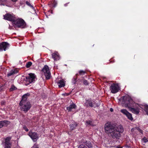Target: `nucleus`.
<instances>
[{
  "label": "nucleus",
  "mask_w": 148,
  "mask_h": 148,
  "mask_svg": "<svg viewBox=\"0 0 148 148\" xmlns=\"http://www.w3.org/2000/svg\"><path fill=\"white\" fill-rule=\"evenodd\" d=\"M104 130L106 132L110 133L114 139H119L124 131L122 125L116 126L110 122H107L105 124Z\"/></svg>",
  "instance_id": "f257e3e1"
},
{
  "label": "nucleus",
  "mask_w": 148,
  "mask_h": 148,
  "mask_svg": "<svg viewBox=\"0 0 148 148\" xmlns=\"http://www.w3.org/2000/svg\"><path fill=\"white\" fill-rule=\"evenodd\" d=\"M14 25L20 28H25L26 27V24L22 18H18L13 21Z\"/></svg>",
  "instance_id": "f03ea898"
},
{
  "label": "nucleus",
  "mask_w": 148,
  "mask_h": 148,
  "mask_svg": "<svg viewBox=\"0 0 148 148\" xmlns=\"http://www.w3.org/2000/svg\"><path fill=\"white\" fill-rule=\"evenodd\" d=\"M119 101L123 104L127 105H130L133 102L132 99L128 95H126L121 97L119 99Z\"/></svg>",
  "instance_id": "7ed1b4c3"
},
{
  "label": "nucleus",
  "mask_w": 148,
  "mask_h": 148,
  "mask_svg": "<svg viewBox=\"0 0 148 148\" xmlns=\"http://www.w3.org/2000/svg\"><path fill=\"white\" fill-rule=\"evenodd\" d=\"M19 105L20 106L21 110L26 112L30 108L31 106L29 102H24L22 103L21 102L19 103Z\"/></svg>",
  "instance_id": "20e7f679"
},
{
  "label": "nucleus",
  "mask_w": 148,
  "mask_h": 148,
  "mask_svg": "<svg viewBox=\"0 0 148 148\" xmlns=\"http://www.w3.org/2000/svg\"><path fill=\"white\" fill-rule=\"evenodd\" d=\"M42 71L44 73L47 79H50L51 73L48 66L47 65L45 66L42 70Z\"/></svg>",
  "instance_id": "39448f33"
},
{
  "label": "nucleus",
  "mask_w": 148,
  "mask_h": 148,
  "mask_svg": "<svg viewBox=\"0 0 148 148\" xmlns=\"http://www.w3.org/2000/svg\"><path fill=\"white\" fill-rule=\"evenodd\" d=\"M11 137H7L4 140V141L3 143V145L4 148H11L12 143L10 141Z\"/></svg>",
  "instance_id": "423d86ee"
},
{
  "label": "nucleus",
  "mask_w": 148,
  "mask_h": 148,
  "mask_svg": "<svg viewBox=\"0 0 148 148\" xmlns=\"http://www.w3.org/2000/svg\"><path fill=\"white\" fill-rule=\"evenodd\" d=\"M110 90L112 93H116L120 90V88L118 84H113L110 87Z\"/></svg>",
  "instance_id": "0eeeda50"
},
{
  "label": "nucleus",
  "mask_w": 148,
  "mask_h": 148,
  "mask_svg": "<svg viewBox=\"0 0 148 148\" xmlns=\"http://www.w3.org/2000/svg\"><path fill=\"white\" fill-rule=\"evenodd\" d=\"M26 81L29 83L34 82L36 79V76L33 73H29L26 77Z\"/></svg>",
  "instance_id": "6e6552de"
},
{
  "label": "nucleus",
  "mask_w": 148,
  "mask_h": 148,
  "mask_svg": "<svg viewBox=\"0 0 148 148\" xmlns=\"http://www.w3.org/2000/svg\"><path fill=\"white\" fill-rule=\"evenodd\" d=\"M28 135L34 142H36L39 138L38 135L35 132L30 131Z\"/></svg>",
  "instance_id": "1a4fd4ad"
},
{
  "label": "nucleus",
  "mask_w": 148,
  "mask_h": 148,
  "mask_svg": "<svg viewBox=\"0 0 148 148\" xmlns=\"http://www.w3.org/2000/svg\"><path fill=\"white\" fill-rule=\"evenodd\" d=\"M4 19L10 21H12L13 23V21L14 20V16L13 14H7L3 15Z\"/></svg>",
  "instance_id": "9d476101"
},
{
  "label": "nucleus",
  "mask_w": 148,
  "mask_h": 148,
  "mask_svg": "<svg viewBox=\"0 0 148 148\" xmlns=\"http://www.w3.org/2000/svg\"><path fill=\"white\" fill-rule=\"evenodd\" d=\"M121 112L124 114L125 115L128 119L132 121L133 120L132 115L129 113L125 109H122L120 111Z\"/></svg>",
  "instance_id": "9b49d317"
},
{
  "label": "nucleus",
  "mask_w": 148,
  "mask_h": 148,
  "mask_svg": "<svg viewBox=\"0 0 148 148\" xmlns=\"http://www.w3.org/2000/svg\"><path fill=\"white\" fill-rule=\"evenodd\" d=\"M136 106V108H130V110L133 113L138 114L139 112L140 106L138 104H135Z\"/></svg>",
  "instance_id": "f8f14e48"
},
{
  "label": "nucleus",
  "mask_w": 148,
  "mask_h": 148,
  "mask_svg": "<svg viewBox=\"0 0 148 148\" xmlns=\"http://www.w3.org/2000/svg\"><path fill=\"white\" fill-rule=\"evenodd\" d=\"M9 46L8 43L7 42H3L0 44V51L3 50L5 51Z\"/></svg>",
  "instance_id": "ddd939ff"
},
{
  "label": "nucleus",
  "mask_w": 148,
  "mask_h": 148,
  "mask_svg": "<svg viewBox=\"0 0 148 148\" xmlns=\"http://www.w3.org/2000/svg\"><path fill=\"white\" fill-rule=\"evenodd\" d=\"M85 104L87 106H89L91 107H95L97 106V104L94 101L89 100L86 101Z\"/></svg>",
  "instance_id": "4468645a"
},
{
  "label": "nucleus",
  "mask_w": 148,
  "mask_h": 148,
  "mask_svg": "<svg viewBox=\"0 0 148 148\" xmlns=\"http://www.w3.org/2000/svg\"><path fill=\"white\" fill-rule=\"evenodd\" d=\"M10 122L9 121L7 120L2 121H0V128L3 126H7L9 124Z\"/></svg>",
  "instance_id": "2eb2a0df"
},
{
  "label": "nucleus",
  "mask_w": 148,
  "mask_h": 148,
  "mask_svg": "<svg viewBox=\"0 0 148 148\" xmlns=\"http://www.w3.org/2000/svg\"><path fill=\"white\" fill-rule=\"evenodd\" d=\"M52 58L55 61H57L59 60L60 58V56L58 53L56 52L52 54Z\"/></svg>",
  "instance_id": "dca6fc26"
},
{
  "label": "nucleus",
  "mask_w": 148,
  "mask_h": 148,
  "mask_svg": "<svg viewBox=\"0 0 148 148\" xmlns=\"http://www.w3.org/2000/svg\"><path fill=\"white\" fill-rule=\"evenodd\" d=\"M76 107V106L75 104L74 103H72L69 106L67 107L66 109L69 111H71L72 109H75Z\"/></svg>",
  "instance_id": "f3484780"
},
{
  "label": "nucleus",
  "mask_w": 148,
  "mask_h": 148,
  "mask_svg": "<svg viewBox=\"0 0 148 148\" xmlns=\"http://www.w3.org/2000/svg\"><path fill=\"white\" fill-rule=\"evenodd\" d=\"M18 72V71L17 69H13L11 70L8 74L7 76H11Z\"/></svg>",
  "instance_id": "a211bd4d"
},
{
  "label": "nucleus",
  "mask_w": 148,
  "mask_h": 148,
  "mask_svg": "<svg viewBox=\"0 0 148 148\" xmlns=\"http://www.w3.org/2000/svg\"><path fill=\"white\" fill-rule=\"evenodd\" d=\"M29 93H27L24 95L22 97V99L20 102L21 103L24 102H27V97L29 95Z\"/></svg>",
  "instance_id": "6ab92c4d"
},
{
  "label": "nucleus",
  "mask_w": 148,
  "mask_h": 148,
  "mask_svg": "<svg viewBox=\"0 0 148 148\" xmlns=\"http://www.w3.org/2000/svg\"><path fill=\"white\" fill-rule=\"evenodd\" d=\"M57 83L60 88L64 87L65 85V82L63 79L59 80Z\"/></svg>",
  "instance_id": "aec40b11"
},
{
  "label": "nucleus",
  "mask_w": 148,
  "mask_h": 148,
  "mask_svg": "<svg viewBox=\"0 0 148 148\" xmlns=\"http://www.w3.org/2000/svg\"><path fill=\"white\" fill-rule=\"evenodd\" d=\"M77 124L75 122L73 124L70 125V128L71 130H73L77 126Z\"/></svg>",
  "instance_id": "412c9836"
},
{
  "label": "nucleus",
  "mask_w": 148,
  "mask_h": 148,
  "mask_svg": "<svg viewBox=\"0 0 148 148\" xmlns=\"http://www.w3.org/2000/svg\"><path fill=\"white\" fill-rule=\"evenodd\" d=\"M86 125H93L92 122L90 121H86Z\"/></svg>",
  "instance_id": "4be33fe9"
},
{
  "label": "nucleus",
  "mask_w": 148,
  "mask_h": 148,
  "mask_svg": "<svg viewBox=\"0 0 148 148\" xmlns=\"http://www.w3.org/2000/svg\"><path fill=\"white\" fill-rule=\"evenodd\" d=\"M86 145L88 148H91L92 147L91 144L90 142H87Z\"/></svg>",
  "instance_id": "5701e85b"
},
{
  "label": "nucleus",
  "mask_w": 148,
  "mask_h": 148,
  "mask_svg": "<svg viewBox=\"0 0 148 148\" xmlns=\"http://www.w3.org/2000/svg\"><path fill=\"white\" fill-rule=\"evenodd\" d=\"M77 77L76 76H75L74 77L73 79H72V83L74 84H75L76 82Z\"/></svg>",
  "instance_id": "b1692460"
},
{
  "label": "nucleus",
  "mask_w": 148,
  "mask_h": 148,
  "mask_svg": "<svg viewBox=\"0 0 148 148\" xmlns=\"http://www.w3.org/2000/svg\"><path fill=\"white\" fill-rule=\"evenodd\" d=\"M32 64V63L31 62H29L27 63L26 65V66L27 68H29Z\"/></svg>",
  "instance_id": "393cba45"
},
{
  "label": "nucleus",
  "mask_w": 148,
  "mask_h": 148,
  "mask_svg": "<svg viewBox=\"0 0 148 148\" xmlns=\"http://www.w3.org/2000/svg\"><path fill=\"white\" fill-rule=\"evenodd\" d=\"M144 110L146 112L147 114L148 115V106L145 105L144 106Z\"/></svg>",
  "instance_id": "a878e982"
},
{
  "label": "nucleus",
  "mask_w": 148,
  "mask_h": 148,
  "mask_svg": "<svg viewBox=\"0 0 148 148\" xmlns=\"http://www.w3.org/2000/svg\"><path fill=\"white\" fill-rule=\"evenodd\" d=\"M16 89V88L14 85H12L10 88V91H12L15 90Z\"/></svg>",
  "instance_id": "bb28decb"
},
{
  "label": "nucleus",
  "mask_w": 148,
  "mask_h": 148,
  "mask_svg": "<svg viewBox=\"0 0 148 148\" xmlns=\"http://www.w3.org/2000/svg\"><path fill=\"white\" fill-rule=\"evenodd\" d=\"M26 4L27 5L30 7L31 8H32L33 9H34V7L32 6L31 4L29 3V2L28 1H27L26 2Z\"/></svg>",
  "instance_id": "cd10ccee"
},
{
  "label": "nucleus",
  "mask_w": 148,
  "mask_h": 148,
  "mask_svg": "<svg viewBox=\"0 0 148 148\" xmlns=\"http://www.w3.org/2000/svg\"><path fill=\"white\" fill-rule=\"evenodd\" d=\"M142 140L144 143H146L147 142H148V139L146 137H144L142 139Z\"/></svg>",
  "instance_id": "c85d7f7f"
},
{
  "label": "nucleus",
  "mask_w": 148,
  "mask_h": 148,
  "mask_svg": "<svg viewBox=\"0 0 148 148\" xmlns=\"http://www.w3.org/2000/svg\"><path fill=\"white\" fill-rule=\"evenodd\" d=\"M78 148H87V147L84 145H80Z\"/></svg>",
  "instance_id": "c756f323"
},
{
  "label": "nucleus",
  "mask_w": 148,
  "mask_h": 148,
  "mask_svg": "<svg viewBox=\"0 0 148 148\" xmlns=\"http://www.w3.org/2000/svg\"><path fill=\"white\" fill-rule=\"evenodd\" d=\"M83 83L84 85H88V82L86 80H84L83 81Z\"/></svg>",
  "instance_id": "7c9ffc66"
},
{
  "label": "nucleus",
  "mask_w": 148,
  "mask_h": 148,
  "mask_svg": "<svg viewBox=\"0 0 148 148\" xmlns=\"http://www.w3.org/2000/svg\"><path fill=\"white\" fill-rule=\"evenodd\" d=\"M79 73L81 75H82L83 74H84L85 73V72L84 71H80L79 72Z\"/></svg>",
  "instance_id": "2f4dec72"
},
{
  "label": "nucleus",
  "mask_w": 148,
  "mask_h": 148,
  "mask_svg": "<svg viewBox=\"0 0 148 148\" xmlns=\"http://www.w3.org/2000/svg\"><path fill=\"white\" fill-rule=\"evenodd\" d=\"M32 148H38V145L36 144H35L32 147Z\"/></svg>",
  "instance_id": "473e14b6"
},
{
  "label": "nucleus",
  "mask_w": 148,
  "mask_h": 148,
  "mask_svg": "<svg viewBox=\"0 0 148 148\" xmlns=\"http://www.w3.org/2000/svg\"><path fill=\"white\" fill-rule=\"evenodd\" d=\"M57 4V3L56 1H54L53 3V7H55Z\"/></svg>",
  "instance_id": "72a5a7b5"
},
{
  "label": "nucleus",
  "mask_w": 148,
  "mask_h": 148,
  "mask_svg": "<svg viewBox=\"0 0 148 148\" xmlns=\"http://www.w3.org/2000/svg\"><path fill=\"white\" fill-rule=\"evenodd\" d=\"M23 128H24V130H25L26 132H27L29 131L28 129L26 127H24Z\"/></svg>",
  "instance_id": "f704fd0d"
},
{
  "label": "nucleus",
  "mask_w": 148,
  "mask_h": 148,
  "mask_svg": "<svg viewBox=\"0 0 148 148\" xmlns=\"http://www.w3.org/2000/svg\"><path fill=\"white\" fill-rule=\"evenodd\" d=\"M69 95V93H66L62 94V95H64V96H65V95L68 96Z\"/></svg>",
  "instance_id": "c9c22d12"
},
{
  "label": "nucleus",
  "mask_w": 148,
  "mask_h": 148,
  "mask_svg": "<svg viewBox=\"0 0 148 148\" xmlns=\"http://www.w3.org/2000/svg\"><path fill=\"white\" fill-rule=\"evenodd\" d=\"M136 130V128H133L131 129V131L132 132H133L134 130Z\"/></svg>",
  "instance_id": "e433bc0d"
},
{
  "label": "nucleus",
  "mask_w": 148,
  "mask_h": 148,
  "mask_svg": "<svg viewBox=\"0 0 148 148\" xmlns=\"http://www.w3.org/2000/svg\"><path fill=\"white\" fill-rule=\"evenodd\" d=\"M54 68L55 69H58V68H57V66H56L55 64L54 66Z\"/></svg>",
  "instance_id": "4c0bfd02"
},
{
  "label": "nucleus",
  "mask_w": 148,
  "mask_h": 148,
  "mask_svg": "<svg viewBox=\"0 0 148 148\" xmlns=\"http://www.w3.org/2000/svg\"><path fill=\"white\" fill-rule=\"evenodd\" d=\"M110 111L111 112H112L113 111V110L112 108H111L110 109Z\"/></svg>",
  "instance_id": "58836bf2"
},
{
  "label": "nucleus",
  "mask_w": 148,
  "mask_h": 148,
  "mask_svg": "<svg viewBox=\"0 0 148 148\" xmlns=\"http://www.w3.org/2000/svg\"><path fill=\"white\" fill-rule=\"evenodd\" d=\"M13 2H16L17 0H11Z\"/></svg>",
  "instance_id": "ea45409f"
},
{
  "label": "nucleus",
  "mask_w": 148,
  "mask_h": 148,
  "mask_svg": "<svg viewBox=\"0 0 148 148\" xmlns=\"http://www.w3.org/2000/svg\"><path fill=\"white\" fill-rule=\"evenodd\" d=\"M114 148H121L120 147L117 146V147H114Z\"/></svg>",
  "instance_id": "a19ab883"
},
{
  "label": "nucleus",
  "mask_w": 148,
  "mask_h": 148,
  "mask_svg": "<svg viewBox=\"0 0 148 148\" xmlns=\"http://www.w3.org/2000/svg\"><path fill=\"white\" fill-rule=\"evenodd\" d=\"M17 148H21L19 146H17Z\"/></svg>",
  "instance_id": "79ce46f5"
},
{
  "label": "nucleus",
  "mask_w": 148,
  "mask_h": 148,
  "mask_svg": "<svg viewBox=\"0 0 148 148\" xmlns=\"http://www.w3.org/2000/svg\"><path fill=\"white\" fill-rule=\"evenodd\" d=\"M67 3H66V4H65L64 5H65V6H66L67 5Z\"/></svg>",
  "instance_id": "37998d69"
},
{
  "label": "nucleus",
  "mask_w": 148,
  "mask_h": 148,
  "mask_svg": "<svg viewBox=\"0 0 148 148\" xmlns=\"http://www.w3.org/2000/svg\"><path fill=\"white\" fill-rule=\"evenodd\" d=\"M140 133H142V130H140Z\"/></svg>",
  "instance_id": "c03bdc74"
}]
</instances>
